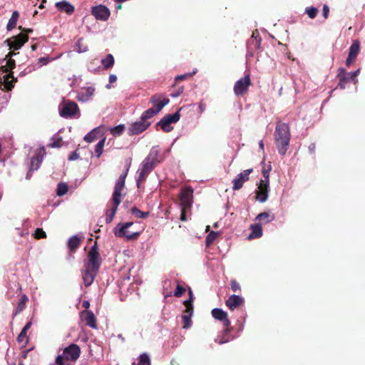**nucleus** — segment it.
<instances>
[{
  "instance_id": "nucleus-1",
  "label": "nucleus",
  "mask_w": 365,
  "mask_h": 365,
  "mask_svg": "<svg viewBox=\"0 0 365 365\" xmlns=\"http://www.w3.org/2000/svg\"><path fill=\"white\" fill-rule=\"evenodd\" d=\"M129 170V167L126 168L124 173L120 175L118 178L115 187L112 197V207L106 211V222L107 224L110 223L116 213L117 209L120 203L121 202L122 190L125 187V181Z\"/></svg>"
},
{
  "instance_id": "nucleus-2",
  "label": "nucleus",
  "mask_w": 365,
  "mask_h": 365,
  "mask_svg": "<svg viewBox=\"0 0 365 365\" xmlns=\"http://www.w3.org/2000/svg\"><path fill=\"white\" fill-rule=\"evenodd\" d=\"M291 138L288 124L278 123L274 130V142L279 153L284 155L288 150Z\"/></svg>"
},
{
  "instance_id": "nucleus-3",
  "label": "nucleus",
  "mask_w": 365,
  "mask_h": 365,
  "mask_svg": "<svg viewBox=\"0 0 365 365\" xmlns=\"http://www.w3.org/2000/svg\"><path fill=\"white\" fill-rule=\"evenodd\" d=\"M88 260L84 262V267L93 269L99 271L101 265V259L98 252V246L97 242L91 247L87 255Z\"/></svg>"
},
{
  "instance_id": "nucleus-4",
  "label": "nucleus",
  "mask_w": 365,
  "mask_h": 365,
  "mask_svg": "<svg viewBox=\"0 0 365 365\" xmlns=\"http://www.w3.org/2000/svg\"><path fill=\"white\" fill-rule=\"evenodd\" d=\"M133 225V222H128L125 223H118L116 227L113 229L114 235L120 238H125L127 240H133L138 239L140 232H135L132 233H129L127 231V229L131 227Z\"/></svg>"
},
{
  "instance_id": "nucleus-5",
  "label": "nucleus",
  "mask_w": 365,
  "mask_h": 365,
  "mask_svg": "<svg viewBox=\"0 0 365 365\" xmlns=\"http://www.w3.org/2000/svg\"><path fill=\"white\" fill-rule=\"evenodd\" d=\"M359 73V69L354 72H346L344 68H339L338 71L337 78H339L338 87L341 89H345L346 85L350 81H353L356 83L357 81L356 78Z\"/></svg>"
},
{
  "instance_id": "nucleus-6",
  "label": "nucleus",
  "mask_w": 365,
  "mask_h": 365,
  "mask_svg": "<svg viewBox=\"0 0 365 365\" xmlns=\"http://www.w3.org/2000/svg\"><path fill=\"white\" fill-rule=\"evenodd\" d=\"M251 79L249 74L245 75L237 81L234 85L233 91L237 96H242L246 94L251 86Z\"/></svg>"
},
{
  "instance_id": "nucleus-7",
  "label": "nucleus",
  "mask_w": 365,
  "mask_h": 365,
  "mask_svg": "<svg viewBox=\"0 0 365 365\" xmlns=\"http://www.w3.org/2000/svg\"><path fill=\"white\" fill-rule=\"evenodd\" d=\"M180 118V110L174 114L166 115L158 123L157 125L160 126L161 129L166 133L170 132L173 130L171 123H177Z\"/></svg>"
},
{
  "instance_id": "nucleus-8",
  "label": "nucleus",
  "mask_w": 365,
  "mask_h": 365,
  "mask_svg": "<svg viewBox=\"0 0 365 365\" xmlns=\"http://www.w3.org/2000/svg\"><path fill=\"white\" fill-rule=\"evenodd\" d=\"M193 190L191 187H185L181 190L179 195L180 207L184 210H190L192 203Z\"/></svg>"
},
{
  "instance_id": "nucleus-9",
  "label": "nucleus",
  "mask_w": 365,
  "mask_h": 365,
  "mask_svg": "<svg viewBox=\"0 0 365 365\" xmlns=\"http://www.w3.org/2000/svg\"><path fill=\"white\" fill-rule=\"evenodd\" d=\"M155 166V165L153 162L148 160L146 158H145L142 162L141 168L137 179V185L138 187H140V183L145 180L146 178L154 169Z\"/></svg>"
},
{
  "instance_id": "nucleus-10",
  "label": "nucleus",
  "mask_w": 365,
  "mask_h": 365,
  "mask_svg": "<svg viewBox=\"0 0 365 365\" xmlns=\"http://www.w3.org/2000/svg\"><path fill=\"white\" fill-rule=\"evenodd\" d=\"M28 41L29 36L26 34L21 33L6 39V42L7 43L9 49L16 51L20 49Z\"/></svg>"
},
{
  "instance_id": "nucleus-11",
  "label": "nucleus",
  "mask_w": 365,
  "mask_h": 365,
  "mask_svg": "<svg viewBox=\"0 0 365 365\" xmlns=\"http://www.w3.org/2000/svg\"><path fill=\"white\" fill-rule=\"evenodd\" d=\"M79 111L78 106L73 101H66L60 108L59 113L63 118H72L76 113Z\"/></svg>"
},
{
  "instance_id": "nucleus-12",
  "label": "nucleus",
  "mask_w": 365,
  "mask_h": 365,
  "mask_svg": "<svg viewBox=\"0 0 365 365\" xmlns=\"http://www.w3.org/2000/svg\"><path fill=\"white\" fill-rule=\"evenodd\" d=\"M45 153L44 148H42L36 155L31 159L30 167L26 174V179H30L32 175V173L39 168L42 161L43 155Z\"/></svg>"
},
{
  "instance_id": "nucleus-13",
  "label": "nucleus",
  "mask_w": 365,
  "mask_h": 365,
  "mask_svg": "<svg viewBox=\"0 0 365 365\" xmlns=\"http://www.w3.org/2000/svg\"><path fill=\"white\" fill-rule=\"evenodd\" d=\"M269 181L260 180L255 192L256 198L261 202H264L268 198Z\"/></svg>"
},
{
  "instance_id": "nucleus-14",
  "label": "nucleus",
  "mask_w": 365,
  "mask_h": 365,
  "mask_svg": "<svg viewBox=\"0 0 365 365\" xmlns=\"http://www.w3.org/2000/svg\"><path fill=\"white\" fill-rule=\"evenodd\" d=\"M63 356L66 360L76 361L80 356L81 349L76 344H71L63 349Z\"/></svg>"
},
{
  "instance_id": "nucleus-15",
  "label": "nucleus",
  "mask_w": 365,
  "mask_h": 365,
  "mask_svg": "<svg viewBox=\"0 0 365 365\" xmlns=\"http://www.w3.org/2000/svg\"><path fill=\"white\" fill-rule=\"evenodd\" d=\"M150 102L154 106L155 110L159 113L165 105L169 103L170 100L163 93H156L150 97Z\"/></svg>"
},
{
  "instance_id": "nucleus-16",
  "label": "nucleus",
  "mask_w": 365,
  "mask_h": 365,
  "mask_svg": "<svg viewBox=\"0 0 365 365\" xmlns=\"http://www.w3.org/2000/svg\"><path fill=\"white\" fill-rule=\"evenodd\" d=\"M253 170L252 168L245 170L238 174L237 177L233 180L232 183V189L233 190H238L241 189L243 186V184L248 181L250 178L249 175L252 173Z\"/></svg>"
},
{
  "instance_id": "nucleus-17",
  "label": "nucleus",
  "mask_w": 365,
  "mask_h": 365,
  "mask_svg": "<svg viewBox=\"0 0 365 365\" xmlns=\"http://www.w3.org/2000/svg\"><path fill=\"white\" fill-rule=\"evenodd\" d=\"M150 125V122L140 119V120L134 122L130 125L128 128V133L131 135H138L145 131Z\"/></svg>"
},
{
  "instance_id": "nucleus-18",
  "label": "nucleus",
  "mask_w": 365,
  "mask_h": 365,
  "mask_svg": "<svg viewBox=\"0 0 365 365\" xmlns=\"http://www.w3.org/2000/svg\"><path fill=\"white\" fill-rule=\"evenodd\" d=\"M91 14L98 20L106 21L110 16L109 9L103 5H98L92 7Z\"/></svg>"
},
{
  "instance_id": "nucleus-19",
  "label": "nucleus",
  "mask_w": 365,
  "mask_h": 365,
  "mask_svg": "<svg viewBox=\"0 0 365 365\" xmlns=\"http://www.w3.org/2000/svg\"><path fill=\"white\" fill-rule=\"evenodd\" d=\"M80 317L82 321L85 322L86 324L92 329H97L96 318L93 312L89 310H83L80 313Z\"/></svg>"
},
{
  "instance_id": "nucleus-20",
  "label": "nucleus",
  "mask_w": 365,
  "mask_h": 365,
  "mask_svg": "<svg viewBox=\"0 0 365 365\" xmlns=\"http://www.w3.org/2000/svg\"><path fill=\"white\" fill-rule=\"evenodd\" d=\"M211 313L213 318L222 322L224 327H229L230 326V321L226 312L219 308H215L212 310Z\"/></svg>"
},
{
  "instance_id": "nucleus-21",
  "label": "nucleus",
  "mask_w": 365,
  "mask_h": 365,
  "mask_svg": "<svg viewBox=\"0 0 365 365\" xmlns=\"http://www.w3.org/2000/svg\"><path fill=\"white\" fill-rule=\"evenodd\" d=\"M85 269L82 272V278L86 287H89L97 276L98 271L88 267H84Z\"/></svg>"
},
{
  "instance_id": "nucleus-22",
  "label": "nucleus",
  "mask_w": 365,
  "mask_h": 365,
  "mask_svg": "<svg viewBox=\"0 0 365 365\" xmlns=\"http://www.w3.org/2000/svg\"><path fill=\"white\" fill-rule=\"evenodd\" d=\"M359 53V43L358 41H355L351 45L349 48V56L346 60V66H350L356 59V56Z\"/></svg>"
},
{
  "instance_id": "nucleus-23",
  "label": "nucleus",
  "mask_w": 365,
  "mask_h": 365,
  "mask_svg": "<svg viewBox=\"0 0 365 365\" xmlns=\"http://www.w3.org/2000/svg\"><path fill=\"white\" fill-rule=\"evenodd\" d=\"M244 303V299L238 295H231L225 302L226 306L230 310H235Z\"/></svg>"
},
{
  "instance_id": "nucleus-24",
  "label": "nucleus",
  "mask_w": 365,
  "mask_h": 365,
  "mask_svg": "<svg viewBox=\"0 0 365 365\" xmlns=\"http://www.w3.org/2000/svg\"><path fill=\"white\" fill-rule=\"evenodd\" d=\"M56 8L61 12L71 15L75 11L74 6L67 1H58L55 4Z\"/></svg>"
},
{
  "instance_id": "nucleus-25",
  "label": "nucleus",
  "mask_w": 365,
  "mask_h": 365,
  "mask_svg": "<svg viewBox=\"0 0 365 365\" xmlns=\"http://www.w3.org/2000/svg\"><path fill=\"white\" fill-rule=\"evenodd\" d=\"M13 74V72H10L4 77V82L1 83L4 85L3 90L9 91L14 88L16 78L14 77Z\"/></svg>"
},
{
  "instance_id": "nucleus-26",
  "label": "nucleus",
  "mask_w": 365,
  "mask_h": 365,
  "mask_svg": "<svg viewBox=\"0 0 365 365\" xmlns=\"http://www.w3.org/2000/svg\"><path fill=\"white\" fill-rule=\"evenodd\" d=\"M95 88L93 87L83 88L78 93V100L87 101L93 96Z\"/></svg>"
},
{
  "instance_id": "nucleus-27",
  "label": "nucleus",
  "mask_w": 365,
  "mask_h": 365,
  "mask_svg": "<svg viewBox=\"0 0 365 365\" xmlns=\"http://www.w3.org/2000/svg\"><path fill=\"white\" fill-rule=\"evenodd\" d=\"M145 158L153 162L155 165L162 161L160 158V150L158 147H153Z\"/></svg>"
},
{
  "instance_id": "nucleus-28",
  "label": "nucleus",
  "mask_w": 365,
  "mask_h": 365,
  "mask_svg": "<svg viewBox=\"0 0 365 365\" xmlns=\"http://www.w3.org/2000/svg\"><path fill=\"white\" fill-rule=\"evenodd\" d=\"M81 239L77 235L71 237L68 241V247L71 252H75L81 245Z\"/></svg>"
},
{
  "instance_id": "nucleus-29",
  "label": "nucleus",
  "mask_w": 365,
  "mask_h": 365,
  "mask_svg": "<svg viewBox=\"0 0 365 365\" xmlns=\"http://www.w3.org/2000/svg\"><path fill=\"white\" fill-rule=\"evenodd\" d=\"M19 17V13L17 11H14L12 12L11 16L9 20V22L6 25L7 31H11L16 26L17 21Z\"/></svg>"
},
{
  "instance_id": "nucleus-30",
  "label": "nucleus",
  "mask_w": 365,
  "mask_h": 365,
  "mask_svg": "<svg viewBox=\"0 0 365 365\" xmlns=\"http://www.w3.org/2000/svg\"><path fill=\"white\" fill-rule=\"evenodd\" d=\"M252 232L249 235L250 239L259 238L262 235V229L259 224L252 225Z\"/></svg>"
},
{
  "instance_id": "nucleus-31",
  "label": "nucleus",
  "mask_w": 365,
  "mask_h": 365,
  "mask_svg": "<svg viewBox=\"0 0 365 365\" xmlns=\"http://www.w3.org/2000/svg\"><path fill=\"white\" fill-rule=\"evenodd\" d=\"M232 330V327L230 326L229 327H224L222 335L220 339L218 341V344H222L226 342L230 341L233 339L232 336H230V332Z\"/></svg>"
},
{
  "instance_id": "nucleus-32",
  "label": "nucleus",
  "mask_w": 365,
  "mask_h": 365,
  "mask_svg": "<svg viewBox=\"0 0 365 365\" xmlns=\"http://www.w3.org/2000/svg\"><path fill=\"white\" fill-rule=\"evenodd\" d=\"M133 365H151V359L148 354L143 353L138 356V362H133Z\"/></svg>"
},
{
  "instance_id": "nucleus-33",
  "label": "nucleus",
  "mask_w": 365,
  "mask_h": 365,
  "mask_svg": "<svg viewBox=\"0 0 365 365\" xmlns=\"http://www.w3.org/2000/svg\"><path fill=\"white\" fill-rule=\"evenodd\" d=\"M114 57L112 54H108L106 56L101 60V63L105 69L110 68L114 65Z\"/></svg>"
},
{
  "instance_id": "nucleus-34",
  "label": "nucleus",
  "mask_w": 365,
  "mask_h": 365,
  "mask_svg": "<svg viewBox=\"0 0 365 365\" xmlns=\"http://www.w3.org/2000/svg\"><path fill=\"white\" fill-rule=\"evenodd\" d=\"M28 297H26V295L24 294L23 296H21V299H19L17 304L14 315L19 314L25 309Z\"/></svg>"
},
{
  "instance_id": "nucleus-35",
  "label": "nucleus",
  "mask_w": 365,
  "mask_h": 365,
  "mask_svg": "<svg viewBox=\"0 0 365 365\" xmlns=\"http://www.w3.org/2000/svg\"><path fill=\"white\" fill-rule=\"evenodd\" d=\"M274 215H271L267 212L259 213L256 217L257 220L262 221L265 223L272 221L274 220Z\"/></svg>"
},
{
  "instance_id": "nucleus-36",
  "label": "nucleus",
  "mask_w": 365,
  "mask_h": 365,
  "mask_svg": "<svg viewBox=\"0 0 365 365\" xmlns=\"http://www.w3.org/2000/svg\"><path fill=\"white\" fill-rule=\"evenodd\" d=\"M6 59L7 60L6 64L4 66H1V69L3 70L4 72H6V73L12 72L11 71L16 66V62L12 58H6Z\"/></svg>"
},
{
  "instance_id": "nucleus-37",
  "label": "nucleus",
  "mask_w": 365,
  "mask_h": 365,
  "mask_svg": "<svg viewBox=\"0 0 365 365\" xmlns=\"http://www.w3.org/2000/svg\"><path fill=\"white\" fill-rule=\"evenodd\" d=\"M158 113L154 108H150L144 111L141 115V120L148 121V119L153 118L155 115Z\"/></svg>"
},
{
  "instance_id": "nucleus-38",
  "label": "nucleus",
  "mask_w": 365,
  "mask_h": 365,
  "mask_svg": "<svg viewBox=\"0 0 365 365\" xmlns=\"http://www.w3.org/2000/svg\"><path fill=\"white\" fill-rule=\"evenodd\" d=\"M130 211L131 213L134 215L136 217L141 219H145L148 217L150 214L149 212H143L136 207H133Z\"/></svg>"
},
{
  "instance_id": "nucleus-39",
  "label": "nucleus",
  "mask_w": 365,
  "mask_h": 365,
  "mask_svg": "<svg viewBox=\"0 0 365 365\" xmlns=\"http://www.w3.org/2000/svg\"><path fill=\"white\" fill-rule=\"evenodd\" d=\"M68 191V186L64 183L61 182L58 184L56 189V195L58 196H63L67 193Z\"/></svg>"
},
{
  "instance_id": "nucleus-40",
  "label": "nucleus",
  "mask_w": 365,
  "mask_h": 365,
  "mask_svg": "<svg viewBox=\"0 0 365 365\" xmlns=\"http://www.w3.org/2000/svg\"><path fill=\"white\" fill-rule=\"evenodd\" d=\"M105 141H106V138H103L96 145L95 153H96V155L97 158H100L103 153Z\"/></svg>"
},
{
  "instance_id": "nucleus-41",
  "label": "nucleus",
  "mask_w": 365,
  "mask_h": 365,
  "mask_svg": "<svg viewBox=\"0 0 365 365\" xmlns=\"http://www.w3.org/2000/svg\"><path fill=\"white\" fill-rule=\"evenodd\" d=\"M98 133V129L95 128L90 133L86 134L84 137V140L88 143H91L97 138V133Z\"/></svg>"
},
{
  "instance_id": "nucleus-42",
  "label": "nucleus",
  "mask_w": 365,
  "mask_h": 365,
  "mask_svg": "<svg viewBox=\"0 0 365 365\" xmlns=\"http://www.w3.org/2000/svg\"><path fill=\"white\" fill-rule=\"evenodd\" d=\"M17 341L19 343H23V347H26L29 342V338L27 337V333L24 331H21L20 334L17 336Z\"/></svg>"
},
{
  "instance_id": "nucleus-43",
  "label": "nucleus",
  "mask_w": 365,
  "mask_h": 365,
  "mask_svg": "<svg viewBox=\"0 0 365 365\" xmlns=\"http://www.w3.org/2000/svg\"><path fill=\"white\" fill-rule=\"evenodd\" d=\"M218 233L215 231H211L206 237L205 244L206 246L208 247L213 243V242L216 240Z\"/></svg>"
},
{
  "instance_id": "nucleus-44",
  "label": "nucleus",
  "mask_w": 365,
  "mask_h": 365,
  "mask_svg": "<svg viewBox=\"0 0 365 365\" xmlns=\"http://www.w3.org/2000/svg\"><path fill=\"white\" fill-rule=\"evenodd\" d=\"M124 130L125 126L123 125H118L110 129V133L114 136H119L123 133Z\"/></svg>"
},
{
  "instance_id": "nucleus-45",
  "label": "nucleus",
  "mask_w": 365,
  "mask_h": 365,
  "mask_svg": "<svg viewBox=\"0 0 365 365\" xmlns=\"http://www.w3.org/2000/svg\"><path fill=\"white\" fill-rule=\"evenodd\" d=\"M305 13L308 15V16L310 19H313L317 16L318 14V9L314 6L307 7L305 9Z\"/></svg>"
},
{
  "instance_id": "nucleus-46",
  "label": "nucleus",
  "mask_w": 365,
  "mask_h": 365,
  "mask_svg": "<svg viewBox=\"0 0 365 365\" xmlns=\"http://www.w3.org/2000/svg\"><path fill=\"white\" fill-rule=\"evenodd\" d=\"M61 137H58L56 138H52L51 139V143L48 145V146L50 148H60L61 146Z\"/></svg>"
},
{
  "instance_id": "nucleus-47",
  "label": "nucleus",
  "mask_w": 365,
  "mask_h": 365,
  "mask_svg": "<svg viewBox=\"0 0 365 365\" xmlns=\"http://www.w3.org/2000/svg\"><path fill=\"white\" fill-rule=\"evenodd\" d=\"M34 237L37 240L43 239L46 237V234L42 228H37L34 232Z\"/></svg>"
},
{
  "instance_id": "nucleus-48",
  "label": "nucleus",
  "mask_w": 365,
  "mask_h": 365,
  "mask_svg": "<svg viewBox=\"0 0 365 365\" xmlns=\"http://www.w3.org/2000/svg\"><path fill=\"white\" fill-rule=\"evenodd\" d=\"M181 317H182V321L183 323L182 328L183 329L190 328L192 325V320H191L192 317H189L187 316H182Z\"/></svg>"
},
{
  "instance_id": "nucleus-49",
  "label": "nucleus",
  "mask_w": 365,
  "mask_h": 365,
  "mask_svg": "<svg viewBox=\"0 0 365 365\" xmlns=\"http://www.w3.org/2000/svg\"><path fill=\"white\" fill-rule=\"evenodd\" d=\"M185 288L180 284H178L176 290L174 292V296L176 297H180L185 292Z\"/></svg>"
},
{
  "instance_id": "nucleus-50",
  "label": "nucleus",
  "mask_w": 365,
  "mask_h": 365,
  "mask_svg": "<svg viewBox=\"0 0 365 365\" xmlns=\"http://www.w3.org/2000/svg\"><path fill=\"white\" fill-rule=\"evenodd\" d=\"M231 289L232 292H237L241 291V287L236 279H232L230 281Z\"/></svg>"
},
{
  "instance_id": "nucleus-51",
  "label": "nucleus",
  "mask_w": 365,
  "mask_h": 365,
  "mask_svg": "<svg viewBox=\"0 0 365 365\" xmlns=\"http://www.w3.org/2000/svg\"><path fill=\"white\" fill-rule=\"evenodd\" d=\"M195 73H196V71H194L192 73H185L183 75L177 76L175 78V81L176 82H178L179 81L185 80L187 78L192 76V75H194Z\"/></svg>"
},
{
  "instance_id": "nucleus-52",
  "label": "nucleus",
  "mask_w": 365,
  "mask_h": 365,
  "mask_svg": "<svg viewBox=\"0 0 365 365\" xmlns=\"http://www.w3.org/2000/svg\"><path fill=\"white\" fill-rule=\"evenodd\" d=\"M271 170V165H269L268 166V168H263L262 169V175H263V178L264 179H262L261 180H267V181H269V173Z\"/></svg>"
},
{
  "instance_id": "nucleus-53",
  "label": "nucleus",
  "mask_w": 365,
  "mask_h": 365,
  "mask_svg": "<svg viewBox=\"0 0 365 365\" xmlns=\"http://www.w3.org/2000/svg\"><path fill=\"white\" fill-rule=\"evenodd\" d=\"M192 304H193V300L191 299H188L183 302V304L185 307V309H187V311H189L190 309H194Z\"/></svg>"
},
{
  "instance_id": "nucleus-54",
  "label": "nucleus",
  "mask_w": 365,
  "mask_h": 365,
  "mask_svg": "<svg viewBox=\"0 0 365 365\" xmlns=\"http://www.w3.org/2000/svg\"><path fill=\"white\" fill-rule=\"evenodd\" d=\"M54 58H51L50 57H41L38 58V63H41V66H43L48 64L50 61H51Z\"/></svg>"
},
{
  "instance_id": "nucleus-55",
  "label": "nucleus",
  "mask_w": 365,
  "mask_h": 365,
  "mask_svg": "<svg viewBox=\"0 0 365 365\" xmlns=\"http://www.w3.org/2000/svg\"><path fill=\"white\" fill-rule=\"evenodd\" d=\"M79 158V155L78 153H77V150L71 153V154H69L68 157V160H76L77 159Z\"/></svg>"
},
{
  "instance_id": "nucleus-56",
  "label": "nucleus",
  "mask_w": 365,
  "mask_h": 365,
  "mask_svg": "<svg viewBox=\"0 0 365 365\" xmlns=\"http://www.w3.org/2000/svg\"><path fill=\"white\" fill-rule=\"evenodd\" d=\"M329 8L328 5L324 4L323 6V9H322V14H323V16L324 17V19H327L329 17Z\"/></svg>"
},
{
  "instance_id": "nucleus-57",
  "label": "nucleus",
  "mask_w": 365,
  "mask_h": 365,
  "mask_svg": "<svg viewBox=\"0 0 365 365\" xmlns=\"http://www.w3.org/2000/svg\"><path fill=\"white\" fill-rule=\"evenodd\" d=\"M56 363L57 365H66L64 364V356H63L61 355H58L56 357Z\"/></svg>"
},
{
  "instance_id": "nucleus-58",
  "label": "nucleus",
  "mask_w": 365,
  "mask_h": 365,
  "mask_svg": "<svg viewBox=\"0 0 365 365\" xmlns=\"http://www.w3.org/2000/svg\"><path fill=\"white\" fill-rule=\"evenodd\" d=\"M189 210H184L183 207H181V215H180V220L182 221H186L187 220V216L186 212Z\"/></svg>"
},
{
  "instance_id": "nucleus-59",
  "label": "nucleus",
  "mask_w": 365,
  "mask_h": 365,
  "mask_svg": "<svg viewBox=\"0 0 365 365\" xmlns=\"http://www.w3.org/2000/svg\"><path fill=\"white\" fill-rule=\"evenodd\" d=\"M193 311H194V309H190L189 311H187V309H185L183 312V314L182 316H187L189 317H192L193 315Z\"/></svg>"
},
{
  "instance_id": "nucleus-60",
  "label": "nucleus",
  "mask_w": 365,
  "mask_h": 365,
  "mask_svg": "<svg viewBox=\"0 0 365 365\" xmlns=\"http://www.w3.org/2000/svg\"><path fill=\"white\" fill-rule=\"evenodd\" d=\"M19 30H21V31L23 32H25L27 36H28V34L32 32V29H25V28H23L21 26H19V28H18Z\"/></svg>"
},
{
  "instance_id": "nucleus-61",
  "label": "nucleus",
  "mask_w": 365,
  "mask_h": 365,
  "mask_svg": "<svg viewBox=\"0 0 365 365\" xmlns=\"http://www.w3.org/2000/svg\"><path fill=\"white\" fill-rule=\"evenodd\" d=\"M117 81V77L114 74H110L109 76V83H115Z\"/></svg>"
},
{
  "instance_id": "nucleus-62",
  "label": "nucleus",
  "mask_w": 365,
  "mask_h": 365,
  "mask_svg": "<svg viewBox=\"0 0 365 365\" xmlns=\"http://www.w3.org/2000/svg\"><path fill=\"white\" fill-rule=\"evenodd\" d=\"M31 322H29L26 324V325L24 326V327L22 329V331H24L25 332L27 333L28 330L31 328Z\"/></svg>"
},
{
  "instance_id": "nucleus-63",
  "label": "nucleus",
  "mask_w": 365,
  "mask_h": 365,
  "mask_svg": "<svg viewBox=\"0 0 365 365\" xmlns=\"http://www.w3.org/2000/svg\"><path fill=\"white\" fill-rule=\"evenodd\" d=\"M82 307L85 308V310H87L90 307V302L88 301H83L82 303Z\"/></svg>"
},
{
  "instance_id": "nucleus-64",
  "label": "nucleus",
  "mask_w": 365,
  "mask_h": 365,
  "mask_svg": "<svg viewBox=\"0 0 365 365\" xmlns=\"http://www.w3.org/2000/svg\"><path fill=\"white\" fill-rule=\"evenodd\" d=\"M315 148H316V145L315 143H312L309 145V150L311 153H314V151H315Z\"/></svg>"
}]
</instances>
